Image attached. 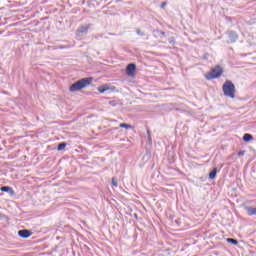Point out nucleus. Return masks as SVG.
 I'll use <instances>...</instances> for the list:
<instances>
[{"mask_svg":"<svg viewBox=\"0 0 256 256\" xmlns=\"http://www.w3.org/2000/svg\"><path fill=\"white\" fill-rule=\"evenodd\" d=\"M135 71H137V65L130 63L126 66V74L128 77H135Z\"/></svg>","mask_w":256,"mask_h":256,"instance_id":"nucleus-4","label":"nucleus"},{"mask_svg":"<svg viewBox=\"0 0 256 256\" xmlns=\"http://www.w3.org/2000/svg\"><path fill=\"white\" fill-rule=\"evenodd\" d=\"M148 141L151 143V131L147 130Z\"/></svg>","mask_w":256,"mask_h":256,"instance_id":"nucleus-20","label":"nucleus"},{"mask_svg":"<svg viewBox=\"0 0 256 256\" xmlns=\"http://www.w3.org/2000/svg\"><path fill=\"white\" fill-rule=\"evenodd\" d=\"M112 185L113 187H118L117 178L115 177L112 178Z\"/></svg>","mask_w":256,"mask_h":256,"instance_id":"nucleus-17","label":"nucleus"},{"mask_svg":"<svg viewBox=\"0 0 256 256\" xmlns=\"http://www.w3.org/2000/svg\"><path fill=\"white\" fill-rule=\"evenodd\" d=\"M120 127L122 128V129H131V124H127V123H121L120 124Z\"/></svg>","mask_w":256,"mask_h":256,"instance_id":"nucleus-16","label":"nucleus"},{"mask_svg":"<svg viewBox=\"0 0 256 256\" xmlns=\"http://www.w3.org/2000/svg\"><path fill=\"white\" fill-rule=\"evenodd\" d=\"M223 75V67L221 65H216L211 70L204 75L207 81H213V79H219Z\"/></svg>","mask_w":256,"mask_h":256,"instance_id":"nucleus-3","label":"nucleus"},{"mask_svg":"<svg viewBox=\"0 0 256 256\" xmlns=\"http://www.w3.org/2000/svg\"><path fill=\"white\" fill-rule=\"evenodd\" d=\"M121 103L119 102V100H112L109 102V105L111 107H117V105H120Z\"/></svg>","mask_w":256,"mask_h":256,"instance_id":"nucleus-15","label":"nucleus"},{"mask_svg":"<svg viewBox=\"0 0 256 256\" xmlns=\"http://www.w3.org/2000/svg\"><path fill=\"white\" fill-rule=\"evenodd\" d=\"M66 147H67V143L66 142H61L57 146V151H63V149H65Z\"/></svg>","mask_w":256,"mask_h":256,"instance_id":"nucleus-12","label":"nucleus"},{"mask_svg":"<svg viewBox=\"0 0 256 256\" xmlns=\"http://www.w3.org/2000/svg\"><path fill=\"white\" fill-rule=\"evenodd\" d=\"M0 21H1V17H0Z\"/></svg>","mask_w":256,"mask_h":256,"instance_id":"nucleus-28","label":"nucleus"},{"mask_svg":"<svg viewBox=\"0 0 256 256\" xmlns=\"http://www.w3.org/2000/svg\"><path fill=\"white\" fill-rule=\"evenodd\" d=\"M243 141H245V143H249V141H253V135L249 133L244 134Z\"/></svg>","mask_w":256,"mask_h":256,"instance_id":"nucleus-10","label":"nucleus"},{"mask_svg":"<svg viewBox=\"0 0 256 256\" xmlns=\"http://www.w3.org/2000/svg\"><path fill=\"white\" fill-rule=\"evenodd\" d=\"M217 177V168H213L212 171L209 173V179L213 180Z\"/></svg>","mask_w":256,"mask_h":256,"instance_id":"nucleus-11","label":"nucleus"},{"mask_svg":"<svg viewBox=\"0 0 256 256\" xmlns=\"http://www.w3.org/2000/svg\"><path fill=\"white\" fill-rule=\"evenodd\" d=\"M93 83V77L82 78L76 82H74L70 88V93H77V91H81V89H85V87H89V85Z\"/></svg>","mask_w":256,"mask_h":256,"instance_id":"nucleus-1","label":"nucleus"},{"mask_svg":"<svg viewBox=\"0 0 256 256\" xmlns=\"http://www.w3.org/2000/svg\"><path fill=\"white\" fill-rule=\"evenodd\" d=\"M244 209L247 212V215H249V216L256 215V207L253 208L251 206H245Z\"/></svg>","mask_w":256,"mask_h":256,"instance_id":"nucleus-8","label":"nucleus"},{"mask_svg":"<svg viewBox=\"0 0 256 256\" xmlns=\"http://www.w3.org/2000/svg\"><path fill=\"white\" fill-rule=\"evenodd\" d=\"M60 49H65V47H63V46H60Z\"/></svg>","mask_w":256,"mask_h":256,"instance_id":"nucleus-26","label":"nucleus"},{"mask_svg":"<svg viewBox=\"0 0 256 256\" xmlns=\"http://www.w3.org/2000/svg\"><path fill=\"white\" fill-rule=\"evenodd\" d=\"M90 27H91V24H88L87 26H81L78 29V33H87V31H89Z\"/></svg>","mask_w":256,"mask_h":256,"instance_id":"nucleus-9","label":"nucleus"},{"mask_svg":"<svg viewBox=\"0 0 256 256\" xmlns=\"http://www.w3.org/2000/svg\"><path fill=\"white\" fill-rule=\"evenodd\" d=\"M166 5H167V2H163V3L161 4V9H164Z\"/></svg>","mask_w":256,"mask_h":256,"instance_id":"nucleus-22","label":"nucleus"},{"mask_svg":"<svg viewBox=\"0 0 256 256\" xmlns=\"http://www.w3.org/2000/svg\"><path fill=\"white\" fill-rule=\"evenodd\" d=\"M209 54H204L203 59H208Z\"/></svg>","mask_w":256,"mask_h":256,"instance_id":"nucleus-23","label":"nucleus"},{"mask_svg":"<svg viewBox=\"0 0 256 256\" xmlns=\"http://www.w3.org/2000/svg\"><path fill=\"white\" fill-rule=\"evenodd\" d=\"M0 190L2 191V193H9V195H15V191H13V188H11L10 186H2Z\"/></svg>","mask_w":256,"mask_h":256,"instance_id":"nucleus-7","label":"nucleus"},{"mask_svg":"<svg viewBox=\"0 0 256 256\" xmlns=\"http://www.w3.org/2000/svg\"><path fill=\"white\" fill-rule=\"evenodd\" d=\"M245 155V150H241L238 152V157H243Z\"/></svg>","mask_w":256,"mask_h":256,"instance_id":"nucleus-19","label":"nucleus"},{"mask_svg":"<svg viewBox=\"0 0 256 256\" xmlns=\"http://www.w3.org/2000/svg\"><path fill=\"white\" fill-rule=\"evenodd\" d=\"M222 91L224 97H230V99H235V84L231 80H226L225 83L222 85Z\"/></svg>","mask_w":256,"mask_h":256,"instance_id":"nucleus-2","label":"nucleus"},{"mask_svg":"<svg viewBox=\"0 0 256 256\" xmlns=\"http://www.w3.org/2000/svg\"><path fill=\"white\" fill-rule=\"evenodd\" d=\"M99 93H105V91H109V87L107 85L101 86L98 88Z\"/></svg>","mask_w":256,"mask_h":256,"instance_id":"nucleus-14","label":"nucleus"},{"mask_svg":"<svg viewBox=\"0 0 256 256\" xmlns=\"http://www.w3.org/2000/svg\"><path fill=\"white\" fill-rule=\"evenodd\" d=\"M227 21H231V17H227Z\"/></svg>","mask_w":256,"mask_h":256,"instance_id":"nucleus-25","label":"nucleus"},{"mask_svg":"<svg viewBox=\"0 0 256 256\" xmlns=\"http://www.w3.org/2000/svg\"><path fill=\"white\" fill-rule=\"evenodd\" d=\"M110 35H113L112 33H110Z\"/></svg>","mask_w":256,"mask_h":256,"instance_id":"nucleus-27","label":"nucleus"},{"mask_svg":"<svg viewBox=\"0 0 256 256\" xmlns=\"http://www.w3.org/2000/svg\"><path fill=\"white\" fill-rule=\"evenodd\" d=\"M136 33H137V35H140V37H143V36L145 35V33H143V32L141 31V29H137V30H136Z\"/></svg>","mask_w":256,"mask_h":256,"instance_id":"nucleus-18","label":"nucleus"},{"mask_svg":"<svg viewBox=\"0 0 256 256\" xmlns=\"http://www.w3.org/2000/svg\"><path fill=\"white\" fill-rule=\"evenodd\" d=\"M169 43H170V45H173V44L175 43V39L170 38V39H169Z\"/></svg>","mask_w":256,"mask_h":256,"instance_id":"nucleus-21","label":"nucleus"},{"mask_svg":"<svg viewBox=\"0 0 256 256\" xmlns=\"http://www.w3.org/2000/svg\"><path fill=\"white\" fill-rule=\"evenodd\" d=\"M226 241L227 243H231L232 245H239V241L234 238H227Z\"/></svg>","mask_w":256,"mask_h":256,"instance_id":"nucleus-13","label":"nucleus"},{"mask_svg":"<svg viewBox=\"0 0 256 256\" xmlns=\"http://www.w3.org/2000/svg\"><path fill=\"white\" fill-rule=\"evenodd\" d=\"M160 35H165V32L159 31Z\"/></svg>","mask_w":256,"mask_h":256,"instance_id":"nucleus-24","label":"nucleus"},{"mask_svg":"<svg viewBox=\"0 0 256 256\" xmlns=\"http://www.w3.org/2000/svg\"><path fill=\"white\" fill-rule=\"evenodd\" d=\"M18 235L22 239H29V237H31V235H33V232H31V230L22 229V230L18 231Z\"/></svg>","mask_w":256,"mask_h":256,"instance_id":"nucleus-6","label":"nucleus"},{"mask_svg":"<svg viewBox=\"0 0 256 256\" xmlns=\"http://www.w3.org/2000/svg\"><path fill=\"white\" fill-rule=\"evenodd\" d=\"M227 36L229 39L228 43H235L239 39V35L233 30L227 31Z\"/></svg>","mask_w":256,"mask_h":256,"instance_id":"nucleus-5","label":"nucleus"}]
</instances>
